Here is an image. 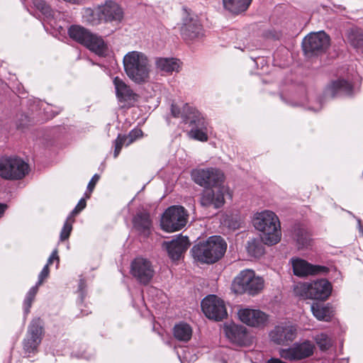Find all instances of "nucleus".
I'll list each match as a JSON object with an SVG mask.
<instances>
[{"instance_id":"f257e3e1","label":"nucleus","mask_w":363,"mask_h":363,"mask_svg":"<svg viewBox=\"0 0 363 363\" xmlns=\"http://www.w3.org/2000/svg\"><path fill=\"white\" fill-rule=\"evenodd\" d=\"M254 226L263 233L262 240L264 244L273 245L281 240V226L277 216L272 211L258 213L253 220Z\"/></svg>"},{"instance_id":"f03ea898","label":"nucleus","mask_w":363,"mask_h":363,"mask_svg":"<svg viewBox=\"0 0 363 363\" xmlns=\"http://www.w3.org/2000/svg\"><path fill=\"white\" fill-rule=\"evenodd\" d=\"M227 244L220 236H211L206 242H199L191 250L194 257L198 261L212 264L220 259L225 254Z\"/></svg>"},{"instance_id":"7ed1b4c3","label":"nucleus","mask_w":363,"mask_h":363,"mask_svg":"<svg viewBox=\"0 0 363 363\" xmlns=\"http://www.w3.org/2000/svg\"><path fill=\"white\" fill-rule=\"evenodd\" d=\"M125 71L130 79L140 84L146 82L150 76V65L147 57L142 52L132 51L124 56Z\"/></svg>"},{"instance_id":"20e7f679","label":"nucleus","mask_w":363,"mask_h":363,"mask_svg":"<svg viewBox=\"0 0 363 363\" xmlns=\"http://www.w3.org/2000/svg\"><path fill=\"white\" fill-rule=\"evenodd\" d=\"M72 40L85 46L99 56H104L108 50L107 45L101 36H99L79 24H72L68 30Z\"/></svg>"},{"instance_id":"39448f33","label":"nucleus","mask_w":363,"mask_h":363,"mask_svg":"<svg viewBox=\"0 0 363 363\" xmlns=\"http://www.w3.org/2000/svg\"><path fill=\"white\" fill-rule=\"evenodd\" d=\"M332 290L330 283L325 279H318L311 283H299L294 288L296 295L303 298L325 300Z\"/></svg>"},{"instance_id":"423d86ee","label":"nucleus","mask_w":363,"mask_h":363,"mask_svg":"<svg viewBox=\"0 0 363 363\" xmlns=\"http://www.w3.org/2000/svg\"><path fill=\"white\" fill-rule=\"evenodd\" d=\"M191 177L196 184L205 189L222 188L225 179L223 171L216 167L194 169Z\"/></svg>"},{"instance_id":"0eeeda50","label":"nucleus","mask_w":363,"mask_h":363,"mask_svg":"<svg viewBox=\"0 0 363 363\" xmlns=\"http://www.w3.org/2000/svg\"><path fill=\"white\" fill-rule=\"evenodd\" d=\"M28 173V165L18 157H0V177L5 179L17 180Z\"/></svg>"},{"instance_id":"6e6552de","label":"nucleus","mask_w":363,"mask_h":363,"mask_svg":"<svg viewBox=\"0 0 363 363\" xmlns=\"http://www.w3.org/2000/svg\"><path fill=\"white\" fill-rule=\"evenodd\" d=\"M264 286L263 279L255 275L253 270L245 269L235 278L233 288L237 293H247L250 295L258 294Z\"/></svg>"},{"instance_id":"1a4fd4ad","label":"nucleus","mask_w":363,"mask_h":363,"mask_svg":"<svg viewBox=\"0 0 363 363\" xmlns=\"http://www.w3.org/2000/svg\"><path fill=\"white\" fill-rule=\"evenodd\" d=\"M187 220L186 210L182 206L168 208L161 219L162 228L166 232H174L185 226Z\"/></svg>"},{"instance_id":"9d476101","label":"nucleus","mask_w":363,"mask_h":363,"mask_svg":"<svg viewBox=\"0 0 363 363\" xmlns=\"http://www.w3.org/2000/svg\"><path fill=\"white\" fill-rule=\"evenodd\" d=\"M352 84L347 80L339 79L332 81L325 86L323 95L318 99L319 106L311 107V108L315 111H319L324 102L334 97L340 95H351L352 94Z\"/></svg>"},{"instance_id":"9b49d317","label":"nucleus","mask_w":363,"mask_h":363,"mask_svg":"<svg viewBox=\"0 0 363 363\" xmlns=\"http://www.w3.org/2000/svg\"><path fill=\"white\" fill-rule=\"evenodd\" d=\"M329 45L328 36L324 32L310 33L303 40L302 47L308 56L318 55Z\"/></svg>"},{"instance_id":"f8f14e48","label":"nucleus","mask_w":363,"mask_h":363,"mask_svg":"<svg viewBox=\"0 0 363 363\" xmlns=\"http://www.w3.org/2000/svg\"><path fill=\"white\" fill-rule=\"evenodd\" d=\"M201 309L209 319L221 320L227 316V311L222 299L216 295H208L201 301Z\"/></svg>"},{"instance_id":"ddd939ff","label":"nucleus","mask_w":363,"mask_h":363,"mask_svg":"<svg viewBox=\"0 0 363 363\" xmlns=\"http://www.w3.org/2000/svg\"><path fill=\"white\" fill-rule=\"evenodd\" d=\"M130 272L133 277L144 285L151 281L155 274L151 262L143 257H137L132 262Z\"/></svg>"},{"instance_id":"4468645a","label":"nucleus","mask_w":363,"mask_h":363,"mask_svg":"<svg viewBox=\"0 0 363 363\" xmlns=\"http://www.w3.org/2000/svg\"><path fill=\"white\" fill-rule=\"evenodd\" d=\"M314 345L309 341L296 343L292 347L279 350L280 357L288 361H297L311 356Z\"/></svg>"},{"instance_id":"2eb2a0df","label":"nucleus","mask_w":363,"mask_h":363,"mask_svg":"<svg viewBox=\"0 0 363 363\" xmlns=\"http://www.w3.org/2000/svg\"><path fill=\"white\" fill-rule=\"evenodd\" d=\"M43 327L39 318L34 319L30 323L27 336L23 342V349L26 353H34L41 342Z\"/></svg>"},{"instance_id":"dca6fc26","label":"nucleus","mask_w":363,"mask_h":363,"mask_svg":"<svg viewBox=\"0 0 363 363\" xmlns=\"http://www.w3.org/2000/svg\"><path fill=\"white\" fill-rule=\"evenodd\" d=\"M238 315L241 322L252 327H262L267 321V315L259 309L241 308Z\"/></svg>"},{"instance_id":"f3484780","label":"nucleus","mask_w":363,"mask_h":363,"mask_svg":"<svg viewBox=\"0 0 363 363\" xmlns=\"http://www.w3.org/2000/svg\"><path fill=\"white\" fill-rule=\"evenodd\" d=\"M97 15L100 21H121L123 17V11L114 1H106L104 6L98 7Z\"/></svg>"},{"instance_id":"a211bd4d","label":"nucleus","mask_w":363,"mask_h":363,"mask_svg":"<svg viewBox=\"0 0 363 363\" xmlns=\"http://www.w3.org/2000/svg\"><path fill=\"white\" fill-rule=\"evenodd\" d=\"M271 340L277 345L292 342L296 337V328L294 325H277L269 334Z\"/></svg>"},{"instance_id":"6ab92c4d","label":"nucleus","mask_w":363,"mask_h":363,"mask_svg":"<svg viewBox=\"0 0 363 363\" xmlns=\"http://www.w3.org/2000/svg\"><path fill=\"white\" fill-rule=\"evenodd\" d=\"M191 128L189 133V136L196 140L206 142L208 140V123L202 116L201 113H198L189 122Z\"/></svg>"},{"instance_id":"aec40b11","label":"nucleus","mask_w":363,"mask_h":363,"mask_svg":"<svg viewBox=\"0 0 363 363\" xmlns=\"http://www.w3.org/2000/svg\"><path fill=\"white\" fill-rule=\"evenodd\" d=\"M216 191L212 189L203 190L200 196V204L204 208L213 206L214 208L221 207L224 202L223 188H217Z\"/></svg>"},{"instance_id":"412c9836","label":"nucleus","mask_w":363,"mask_h":363,"mask_svg":"<svg viewBox=\"0 0 363 363\" xmlns=\"http://www.w3.org/2000/svg\"><path fill=\"white\" fill-rule=\"evenodd\" d=\"M291 262L294 273L298 277H306L328 272V268L325 267L313 265L301 259H293Z\"/></svg>"},{"instance_id":"4be33fe9","label":"nucleus","mask_w":363,"mask_h":363,"mask_svg":"<svg viewBox=\"0 0 363 363\" xmlns=\"http://www.w3.org/2000/svg\"><path fill=\"white\" fill-rule=\"evenodd\" d=\"M163 246L172 260H178L189 246V241L186 236L180 235L170 242H164Z\"/></svg>"},{"instance_id":"5701e85b","label":"nucleus","mask_w":363,"mask_h":363,"mask_svg":"<svg viewBox=\"0 0 363 363\" xmlns=\"http://www.w3.org/2000/svg\"><path fill=\"white\" fill-rule=\"evenodd\" d=\"M224 331L226 337L238 345H245L248 340L247 329L243 325L235 323L225 325Z\"/></svg>"},{"instance_id":"b1692460","label":"nucleus","mask_w":363,"mask_h":363,"mask_svg":"<svg viewBox=\"0 0 363 363\" xmlns=\"http://www.w3.org/2000/svg\"><path fill=\"white\" fill-rule=\"evenodd\" d=\"M33 4L43 16V20L55 21H65V14L58 11H54L44 0H33Z\"/></svg>"},{"instance_id":"393cba45","label":"nucleus","mask_w":363,"mask_h":363,"mask_svg":"<svg viewBox=\"0 0 363 363\" xmlns=\"http://www.w3.org/2000/svg\"><path fill=\"white\" fill-rule=\"evenodd\" d=\"M49 273V267H48V265H45L38 276V281L35 286H33L27 293L23 302L24 313L26 315L28 314L30 312V308L38 293L39 286H40L43 281L48 277Z\"/></svg>"},{"instance_id":"a878e982","label":"nucleus","mask_w":363,"mask_h":363,"mask_svg":"<svg viewBox=\"0 0 363 363\" xmlns=\"http://www.w3.org/2000/svg\"><path fill=\"white\" fill-rule=\"evenodd\" d=\"M113 84L116 89V94L118 99L121 101H135L137 94L125 84V82L116 77L113 79Z\"/></svg>"},{"instance_id":"bb28decb","label":"nucleus","mask_w":363,"mask_h":363,"mask_svg":"<svg viewBox=\"0 0 363 363\" xmlns=\"http://www.w3.org/2000/svg\"><path fill=\"white\" fill-rule=\"evenodd\" d=\"M133 223L134 228L145 237H147L150 233L152 223L148 213H137L133 218Z\"/></svg>"},{"instance_id":"cd10ccee","label":"nucleus","mask_w":363,"mask_h":363,"mask_svg":"<svg viewBox=\"0 0 363 363\" xmlns=\"http://www.w3.org/2000/svg\"><path fill=\"white\" fill-rule=\"evenodd\" d=\"M171 112L174 118H182L186 123H189L193 118V116L199 113L197 110L187 104H184L182 107L177 104H172Z\"/></svg>"},{"instance_id":"c85d7f7f","label":"nucleus","mask_w":363,"mask_h":363,"mask_svg":"<svg viewBox=\"0 0 363 363\" xmlns=\"http://www.w3.org/2000/svg\"><path fill=\"white\" fill-rule=\"evenodd\" d=\"M348 43L357 50L363 55V31L357 28H352L347 32Z\"/></svg>"},{"instance_id":"c756f323","label":"nucleus","mask_w":363,"mask_h":363,"mask_svg":"<svg viewBox=\"0 0 363 363\" xmlns=\"http://www.w3.org/2000/svg\"><path fill=\"white\" fill-rule=\"evenodd\" d=\"M252 0H223L225 9L233 14H239L245 11Z\"/></svg>"},{"instance_id":"7c9ffc66","label":"nucleus","mask_w":363,"mask_h":363,"mask_svg":"<svg viewBox=\"0 0 363 363\" xmlns=\"http://www.w3.org/2000/svg\"><path fill=\"white\" fill-rule=\"evenodd\" d=\"M180 31L184 40H193L203 35L201 24H182Z\"/></svg>"},{"instance_id":"2f4dec72","label":"nucleus","mask_w":363,"mask_h":363,"mask_svg":"<svg viewBox=\"0 0 363 363\" xmlns=\"http://www.w3.org/2000/svg\"><path fill=\"white\" fill-rule=\"evenodd\" d=\"M156 67L162 72L172 73V72H179V60L175 58L160 57L155 62Z\"/></svg>"},{"instance_id":"473e14b6","label":"nucleus","mask_w":363,"mask_h":363,"mask_svg":"<svg viewBox=\"0 0 363 363\" xmlns=\"http://www.w3.org/2000/svg\"><path fill=\"white\" fill-rule=\"evenodd\" d=\"M173 334L177 340L188 342L192 336V328L189 324L180 322L174 325Z\"/></svg>"},{"instance_id":"72a5a7b5","label":"nucleus","mask_w":363,"mask_h":363,"mask_svg":"<svg viewBox=\"0 0 363 363\" xmlns=\"http://www.w3.org/2000/svg\"><path fill=\"white\" fill-rule=\"evenodd\" d=\"M294 237L299 249L307 248L311 244V238L309 232L300 226H296L294 230Z\"/></svg>"},{"instance_id":"f704fd0d","label":"nucleus","mask_w":363,"mask_h":363,"mask_svg":"<svg viewBox=\"0 0 363 363\" xmlns=\"http://www.w3.org/2000/svg\"><path fill=\"white\" fill-rule=\"evenodd\" d=\"M311 311L319 320L329 321L331 318L330 308L320 303H313L311 305Z\"/></svg>"},{"instance_id":"c9c22d12","label":"nucleus","mask_w":363,"mask_h":363,"mask_svg":"<svg viewBox=\"0 0 363 363\" xmlns=\"http://www.w3.org/2000/svg\"><path fill=\"white\" fill-rule=\"evenodd\" d=\"M247 251L254 257H259L264 252V248L261 241L257 239H252L247 241Z\"/></svg>"},{"instance_id":"e433bc0d","label":"nucleus","mask_w":363,"mask_h":363,"mask_svg":"<svg viewBox=\"0 0 363 363\" xmlns=\"http://www.w3.org/2000/svg\"><path fill=\"white\" fill-rule=\"evenodd\" d=\"M315 341L321 350H328L332 345L330 338L328 335L324 333L317 335L315 337Z\"/></svg>"},{"instance_id":"4c0bfd02","label":"nucleus","mask_w":363,"mask_h":363,"mask_svg":"<svg viewBox=\"0 0 363 363\" xmlns=\"http://www.w3.org/2000/svg\"><path fill=\"white\" fill-rule=\"evenodd\" d=\"M142 136L143 131L140 129H133L129 133L128 135H122L123 140L126 141L125 146H128Z\"/></svg>"},{"instance_id":"58836bf2","label":"nucleus","mask_w":363,"mask_h":363,"mask_svg":"<svg viewBox=\"0 0 363 363\" xmlns=\"http://www.w3.org/2000/svg\"><path fill=\"white\" fill-rule=\"evenodd\" d=\"M70 218L67 219L62 228L60 239L61 241H64L69 238L70 233L72 230V223L69 221Z\"/></svg>"},{"instance_id":"ea45409f","label":"nucleus","mask_w":363,"mask_h":363,"mask_svg":"<svg viewBox=\"0 0 363 363\" xmlns=\"http://www.w3.org/2000/svg\"><path fill=\"white\" fill-rule=\"evenodd\" d=\"M82 18L86 23H93L96 20L95 12L91 8L83 9Z\"/></svg>"},{"instance_id":"a19ab883","label":"nucleus","mask_w":363,"mask_h":363,"mask_svg":"<svg viewBox=\"0 0 363 363\" xmlns=\"http://www.w3.org/2000/svg\"><path fill=\"white\" fill-rule=\"evenodd\" d=\"M182 18L184 23H192L196 21L197 16L194 13H191L190 10H188L186 7L182 9Z\"/></svg>"},{"instance_id":"79ce46f5","label":"nucleus","mask_w":363,"mask_h":363,"mask_svg":"<svg viewBox=\"0 0 363 363\" xmlns=\"http://www.w3.org/2000/svg\"><path fill=\"white\" fill-rule=\"evenodd\" d=\"M125 143L126 141L125 140H123V138L122 137V135H118L117 138L115 140V150H114V152H113V157L115 158H116L121 149H122V147L123 145H125Z\"/></svg>"},{"instance_id":"37998d69","label":"nucleus","mask_w":363,"mask_h":363,"mask_svg":"<svg viewBox=\"0 0 363 363\" xmlns=\"http://www.w3.org/2000/svg\"><path fill=\"white\" fill-rule=\"evenodd\" d=\"M99 175L96 174H94L93 176V177L91 178V179L89 182L88 186H87V189L89 191H93V189L95 187L96 184L99 181Z\"/></svg>"},{"instance_id":"c03bdc74","label":"nucleus","mask_w":363,"mask_h":363,"mask_svg":"<svg viewBox=\"0 0 363 363\" xmlns=\"http://www.w3.org/2000/svg\"><path fill=\"white\" fill-rule=\"evenodd\" d=\"M54 260H57V263L59 262V257L57 255V250L56 249L52 252L45 265H48V267H49V266L53 263Z\"/></svg>"},{"instance_id":"a18cd8bd","label":"nucleus","mask_w":363,"mask_h":363,"mask_svg":"<svg viewBox=\"0 0 363 363\" xmlns=\"http://www.w3.org/2000/svg\"><path fill=\"white\" fill-rule=\"evenodd\" d=\"M80 211L78 210V208H74L72 212L70 213V214L68 216V217L67 218V219H69L70 218L69 221L70 223H73L74 222V217L75 216H77Z\"/></svg>"},{"instance_id":"49530a36","label":"nucleus","mask_w":363,"mask_h":363,"mask_svg":"<svg viewBox=\"0 0 363 363\" xmlns=\"http://www.w3.org/2000/svg\"><path fill=\"white\" fill-rule=\"evenodd\" d=\"M86 207V201L84 199H81L75 208H78L79 211H82Z\"/></svg>"},{"instance_id":"de8ad7c7","label":"nucleus","mask_w":363,"mask_h":363,"mask_svg":"<svg viewBox=\"0 0 363 363\" xmlns=\"http://www.w3.org/2000/svg\"><path fill=\"white\" fill-rule=\"evenodd\" d=\"M21 121L19 122V123H17V127L18 128H23L26 124V122H27V116H24V115H21Z\"/></svg>"},{"instance_id":"09e8293b","label":"nucleus","mask_w":363,"mask_h":363,"mask_svg":"<svg viewBox=\"0 0 363 363\" xmlns=\"http://www.w3.org/2000/svg\"><path fill=\"white\" fill-rule=\"evenodd\" d=\"M8 206L6 204L0 203V218L3 216Z\"/></svg>"},{"instance_id":"8fccbe9b","label":"nucleus","mask_w":363,"mask_h":363,"mask_svg":"<svg viewBox=\"0 0 363 363\" xmlns=\"http://www.w3.org/2000/svg\"><path fill=\"white\" fill-rule=\"evenodd\" d=\"M357 222H358V226H359V231L363 233V226L362 225L361 220L358 219Z\"/></svg>"},{"instance_id":"3c124183","label":"nucleus","mask_w":363,"mask_h":363,"mask_svg":"<svg viewBox=\"0 0 363 363\" xmlns=\"http://www.w3.org/2000/svg\"><path fill=\"white\" fill-rule=\"evenodd\" d=\"M65 1L72 3V4H78L81 0H64Z\"/></svg>"},{"instance_id":"603ef678","label":"nucleus","mask_w":363,"mask_h":363,"mask_svg":"<svg viewBox=\"0 0 363 363\" xmlns=\"http://www.w3.org/2000/svg\"><path fill=\"white\" fill-rule=\"evenodd\" d=\"M47 24H43V26H44V28L46 31H48V28L46 26ZM50 26H51V24H49Z\"/></svg>"},{"instance_id":"864d4df0","label":"nucleus","mask_w":363,"mask_h":363,"mask_svg":"<svg viewBox=\"0 0 363 363\" xmlns=\"http://www.w3.org/2000/svg\"><path fill=\"white\" fill-rule=\"evenodd\" d=\"M56 26H59V29H62V26L59 25V24H56Z\"/></svg>"}]
</instances>
